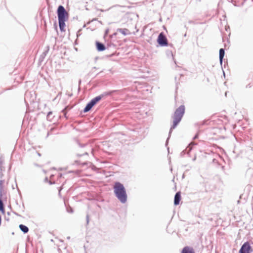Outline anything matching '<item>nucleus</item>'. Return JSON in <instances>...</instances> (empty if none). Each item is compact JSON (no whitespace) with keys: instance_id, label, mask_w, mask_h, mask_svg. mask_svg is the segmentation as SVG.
<instances>
[{"instance_id":"18","label":"nucleus","mask_w":253,"mask_h":253,"mask_svg":"<svg viewBox=\"0 0 253 253\" xmlns=\"http://www.w3.org/2000/svg\"><path fill=\"white\" fill-rule=\"evenodd\" d=\"M197 138V135H196V136H195L194 139H195V138Z\"/></svg>"},{"instance_id":"6","label":"nucleus","mask_w":253,"mask_h":253,"mask_svg":"<svg viewBox=\"0 0 253 253\" xmlns=\"http://www.w3.org/2000/svg\"><path fill=\"white\" fill-rule=\"evenodd\" d=\"M252 248L249 242L245 243L239 251L240 253H250Z\"/></svg>"},{"instance_id":"8","label":"nucleus","mask_w":253,"mask_h":253,"mask_svg":"<svg viewBox=\"0 0 253 253\" xmlns=\"http://www.w3.org/2000/svg\"><path fill=\"white\" fill-rule=\"evenodd\" d=\"M181 253H195V252L192 247L186 246L183 248Z\"/></svg>"},{"instance_id":"5","label":"nucleus","mask_w":253,"mask_h":253,"mask_svg":"<svg viewBox=\"0 0 253 253\" xmlns=\"http://www.w3.org/2000/svg\"><path fill=\"white\" fill-rule=\"evenodd\" d=\"M157 42L161 46H167L168 45L167 39L163 33H161L159 34Z\"/></svg>"},{"instance_id":"13","label":"nucleus","mask_w":253,"mask_h":253,"mask_svg":"<svg viewBox=\"0 0 253 253\" xmlns=\"http://www.w3.org/2000/svg\"><path fill=\"white\" fill-rule=\"evenodd\" d=\"M224 55V50L223 48H221L219 50V59L220 61L221 62L222 61V59Z\"/></svg>"},{"instance_id":"15","label":"nucleus","mask_w":253,"mask_h":253,"mask_svg":"<svg viewBox=\"0 0 253 253\" xmlns=\"http://www.w3.org/2000/svg\"><path fill=\"white\" fill-rule=\"evenodd\" d=\"M101 99V97L100 96H97L92 99L91 101L93 102V104L95 105L96 103H97L98 101H99Z\"/></svg>"},{"instance_id":"1","label":"nucleus","mask_w":253,"mask_h":253,"mask_svg":"<svg viewBox=\"0 0 253 253\" xmlns=\"http://www.w3.org/2000/svg\"><path fill=\"white\" fill-rule=\"evenodd\" d=\"M57 15L60 29L61 31H64V28L65 27V22L68 18V13L62 5L58 6Z\"/></svg>"},{"instance_id":"7","label":"nucleus","mask_w":253,"mask_h":253,"mask_svg":"<svg viewBox=\"0 0 253 253\" xmlns=\"http://www.w3.org/2000/svg\"><path fill=\"white\" fill-rule=\"evenodd\" d=\"M181 200V193L178 192L176 193L174 197V204L175 205H178L179 204V202Z\"/></svg>"},{"instance_id":"10","label":"nucleus","mask_w":253,"mask_h":253,"mask_svg":"<svg viewBox=\"0 0 253 253\" xmlns=\"http://www.w3.org/2000/svg\"><path fill=\"white\" fill-rule=\"evenodd\" d=\"M96 45L97 48L99 51H103L105 49L104 45L100 42H97L96 43Z\"/></svg>"},{"instance_id":"16","label":"nucleus","mask_w":253,"mask_h":253,"mask_svg":"<svg viewBox=\"0 0 253 253\" xmlns=\"http://www.w3.org/2000/svg\"><path fill=\"white\" fill-rule=\"evenodd\" d=\"M3 181L0 180V190H2L3 189Z\"/></svg>"},{"instance_id":"9","label":"nucleus","mask_w":253,"mask_h":253,"mask_svg":"<svg viewBox=\"0 0 253 253\" xmlns=\"http://www.w3.org/2000/svg\"><path fill=\"white\" fill-rule=\"evenodd\" d=\"M94 105L93 104V102H92L91 101H90L86 106L85 108L84 109V112H87L89 111L91 108Z\"/></svg>"},{"instance_id":"3","label":"nucleus","mask_w":253,"mask_h":253,"mask_svg":"<svg viewBox=\"0 0 253 253\" xmlns=\"http://www.w3.org/2000/svg\"><path fill=\"white\" fill-rule=\"evenodd\" d=\"M185 108L184 106H180L175 111L173 116V125L171 129L174 128L177 124L180 122L184 113Z\"/></svg>"},{"instance_id":"11","label":"nucleus","mask_w":253,"mask_h":253,"mask_svg":"<svg viewBox=\"0 0 253 253\" xmlns=\"http://www.w3.org/2000/svg\"><path fill=\"white\" fill-rule=\"evenodd\" d=\"M19 228L20 230L24 233H27L29 231L28 228L26 226L23 224L19 225Z\"/></svg>"},{"instance_id":"4","label":"nucleus","mask_w":253,"mask_h":253,"mask_svg":"<svg viewBox=\"0 0 253 253\" xmlns=\"http://www.w3.org/2000/svg\"><path fill=\"white\" fill-rule=\"evenodd\" d=\"M64 177H62V174L59 171H55L51 174L49 179L50 184H60L64 180Z\"/></svg>"},{"instance_id":"14","label":"nucleus","mask_w":253,"mask_h":253,"mask_svg":"<svg viewBox=\"0 0 253 253\" xmlns=\"http://www.w3.org/2000/svg\"><path fill=\"white\" fill-rule=\"evenodd\" d=\"M0 211L2 214L5 213V210L2 200L0 199Z\"/></svg>"},{"instance_id":"2","label":"nucleus","mask_w":253,"mask_h":253,"mask_svg":"<svg viewBox=\"0 0 253 253\" xmlns=\"http://www.w3.org/2000/svg\"><path fill=\"white\" fill-rule=\"evenodd\" d=\"M114 192L119 200L122 203H125L127 195L123 185L119 182H116L114 185Z\"/></svg>"},{"instance_id":"12","label":"nucleus","mask_w":253,"mask_h":253,"mask_svg":"<svg viewBox=\"0 0 253 253\" xmlns=\"http://www.w3.org/2000/svg\"><path fill=\"white\" fill-rule=\"evenodd\" d=\"M118 31L124 35H126L130 33L129 30L127 29H120Z\"/></svg>"},{"instance_id":"17","label":"nucleus","mask_w":253,"mask_h":253,"mask_svg":"<svg viewBox=\"0 0 253 253\" xmlns=\"http://www.w3.org/2000/svg\"><path fill=\"white\" fill-rule=\"evenodd\" d=\"M62 188V187H60V188H59V193L60 192V191H61V190Z\"/></svg>"}]
</instances>
